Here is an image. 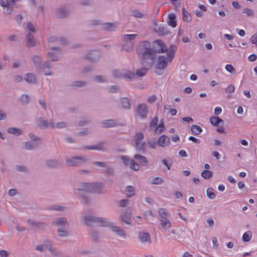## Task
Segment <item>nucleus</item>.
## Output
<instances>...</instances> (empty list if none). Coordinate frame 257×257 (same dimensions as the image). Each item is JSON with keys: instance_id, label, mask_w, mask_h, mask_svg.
<instances>
[{"instance_id": "obj_20", "label": "nucleus", "mask_w": 257, "mask_h": 257, "mask_svg": "<svg viewBox=\"0 0 257 257\" xmlns=\"http://www.w3.org/2000/svg\"><path fill=\"white\" fill-rule=\"evenodd\" d=\"M165 128L164 123L161 120L160 123L155 127L154 131L157 134H160L164 131Z\"/></svg>"}, {"instance_id": "obj_15", "label": "nucleus", "mask_w": 257, "mask_h": 257, "mask_svg": "<svg viewBox=\"0 0 257 257\" xmlns=\"http://www.w3.org/2000/svg\"><path fill=\"white\" fill-rule=\"evenodd\" d=\"M0 5L4 8V14L9 15L11 13L12 8L10 7L8 0H1Z\"/></svg>"}, {"instance_id": "obj_59", "label": "nucleus", "mask_w": 257, "mask_h": 257, "mask_svg": "<svg viewBox=\"0 0 257 257\" xmlns=\"http://www.w3.org/2000/svg\"><path fill=\"white\" fill-rule=\"evenodd\" d=\"M257 59V56L255 54H251L248 56V60L251 62L255 61Z\"/></svg>"}, {"instance_id": "obj_37", "label": "nucleus", "mask_w": 257, "mask_h": 257, "mask_svg": "<svg viewBox=\"0 0 257 257\" xmlns=\"http://www.w3.org/2000/svg\"><path fill=\"white\" fill-rule=\"evenodd\" d=\"M42 245H43L44 248L48 250L49 251L52 248L51 242L49 240L46 239L44 240Z\"/></svg>"}, {"instance_id": "obj_41", "label": "nucleus", "mask_w": 257, "mask_h": 257, "mask_svg": "<svg viewBox=\"0 0 257 257\" xmlns=\"http://www.w3.org/2000/svg\"><path fill=\"white\" fill-rule=\"evenodd\" d=\"M122 106L125 108H130V103L128 99L126 98H123L121 101Z\"/></svg>"}, {"instance_id": "obj_32", "label": "nucleus", "mask_w": 257, "mask_h": 257, "mask_svg": "<svg viewBox=\"0 0 257 257\" xmlns=\"http://www.w3.org/2000/svg\"><path fill=\"white\" fill-rule=\"evenodd\" d=\"M27 44L29 47L33 46L35 44V42L33 40V37L30 34L27 36Z\"/></svg>"}, {"instance_id": "obj_13", "label": "nucleus", "mask_w": 257, "mask_h": 257, "mask_svg": "<svg viewBox=\"0 0 257 257\" xmlns=\"http://www.w3.org/2000/svg\"><path fill=\"white\" fill-rule=\"evenodd\" d=\"M68 226H65L57 228V232L58 236L62 238H66L68 236Z\"/></svg>"}, {"instance_id": "obj_3", "label": "nucleus", "mask_w": 257, "mask_h": 257, "mask_svg": "<svg viewBox=\"0 0 257 257\" xmlns=\"http://www.w3.org/2000/svg\"><path fill=\"white\" fill-rule=\"evenodd\" d=\"M81 221L87 225H91L94 223H96L99 226L104 227L107 219L102 217H95L90 214H87L81 217Z\"/></svg>"}, {"instance_id": "obj_63", "label": "nucleus", "mask_w": 257, "mask_h": 257, "mask_svg": "<svg viewBox=\"0 0 257 257\" xmlns=\"http://www.w3.org/2000/svg\"><path fill=\"white\" fill-rule=\"evenodd\" d=\"M84 84V83L82 81H76L74 82L73 84L72 85L74 86H82Z\"/></svg>"}, {"instance_id": "obj_4", "label": "nucleus", "mask_w": 257, "mask_h": 257, "mask_svg": "<svg viewBox=\"0 0 257 257\" xmlns=\"http://www.w3.org/2000/svg\"><path fill=\"white\" fill-rule=\"evenodd\" d=\"M104 227H108L109 230L114 233L120 239L124 240L127 238L126 231L113 222L108 221L107 219Z\"/></svg>"}, {"instance_id": "obj_1", "label": "nucleus", "mask_w": 257, "mask_h": 257, "mask_svg": "<svg viewBox=\"0 0 257 257\" xmlns=\"http://www.w3.org/2000/svg\"><path fill=\"white\" fill-rule=\"evenodd\" d=\"M168 51L165 44L162 41L157 40L153 42L152 47L150 43L148 41L142 43L138 47V54L142 59L143 64L146 60L151 61L148 65L149 68L151 67L156 53H162L165 52L168 53Z\"/></svg>"}, {"instance_id": "obj_36", "label": "nucleus", "mask_w": 257, "mask_h": 257, "mask_svg": "<svg viewBox=\"0 0 257 257\" xmlns=\"http://www.w3.org/2000/svg\"><path fill=\"white\" fill-rule=\"evenodd\" d=\"M115 28V25L113 23H105L103 25L102 28L105 30L111 31Z\"/></svg>"}, {"instance_id": "obj_62", "label": "nucleus", "mask_w": 257, "mask_h": 257, "mask_svg": "<svg viewBox=\"0 0 257 257\" xmlns=\"http://www.w3.org/2000/svg\"><path fill=\"white\" fill-rule=\"evenodd\" d=\"M156 99V96L155 95H152L148 98V102L149 103H153Z\"/></svg>"}, {"instance_id": "obj_61", "label": "nucleus", "mask_w": 257, "mask_h": 257, "mask_svg": "<svg viewBox=\"0 0 257 257\" xmlns=\"http://www.w3.org/2000/svg\"><path fill=\"white\" fill-rule=\"evenodd\" d=\"M94 165L100 167H105L106 166V165L103 162H95L93 163Z\"/></svg>"}, {"instance_id": "obj_17", "label": "nucleus", "mask_w": 257, "mask_h": 257, "mask_svg": "<svg viewBox=\"0 0 257 257\" xmlns=\"http://www.w3.org/2000/svg\"><path fill=\"white\" fill-rule=\"evenodd\" d=\"M168 24L172 28H175L177 26V21H176V15L174 13H171L168 16Z\"/></svg>"}, {"instance_id": "obj_25", "label": "nucleus", "mask_w": 257, "mask_h": 257, "mask_svg": "<svg viewBox=\"0 0 257 257\" xmlns=\"http://www.w3.org/2000/svg\"><path fill=\"white\" fill-rule=\"evenodd\" d=\"M183 20L185 22H190L192 20L191 15L187 12L186 8H183Z\"/></svg>"}, {"instance_id": "obj_2", "label": "nucleus", "mask_w": 257, "mask_h": 257, "mask_svg": "<svg viewBox=\"0 0 257 257\" xmlns=\"http://www.w3.org/2000/svg\"><path fill=\"white\" fill-rule=\"evenodd\" d=\"M82 188L77 189V193L82 197L83 201L85 203L88 202L86 197L83 195L85 193H100L102 192V185L100 183H83L81 185Z\"/></svg>"}, {"instance_id": "obj_9", "label": "nucleus", "mask_w": 257, "mask_h": 257, "mask_svg": "<svg viewBox=\"0 0 257 257\" xmlns=\"http://www.w3.org/2000/svg\"><path fill=\"white\" fill-rule=\"evenodd\" d=\"M144 138V135L142 133H138L135 137L136 148L138 151L143 150L145 147V143L141 142Z\"/></svg>"}, {"instance_id": "obj_47", "label": "nucleus", "mask_w": 257, "mask_h": 257, "mask_svg": "<svg viewBox=\"0 0 257 257\" xmlns=\"http://www.w3.org/2000/svg\"><path fill=\"white\" fill-rule=\"evenodd\" d=\"M158 118L157 117L153 118L150 123V127L151 128L155 127L158 125Z\"/></svg>"}, {"instance_id": "obj_10", "label": "nucleus", "mask_w": 257, "mask_h": 257, "mask_svg": "<svg viewBox=\"0 0 257 257\" xmlns=\"http://www.w3.org/2000/svg\"><path fill=\"white\" fill-rule=\"evenodd\" d=\"M85 160L81 157H73L70 159H66V163L68 166H79L83 164Z\"/></svg>"}, {"instance_id": "obj_23", "label": "nucleus", "mask_w": 257, "mask_h": 257, "mask_svg": "<svg viewBox=\"0 0 257 257\" xmlns=\"http://www.w3.org/2000/svg\"><path fill=\"white\" fill-rule=\"evenodd\" d=\"M210 123L214 126H217L218 125L219 123H223V120L219 118L218 117L215 116H212L210 118Z\"/></svg>"}, {"instance_id": "obj_46", "label": "nucleus", "mask_w": 257, "mask_h": 257, "mask_svg": "<svg viewBox=\"0 0 257 257\" xmlns=\"http://www.w3.org/2000/svg\"><path fill=\"white\" fill-rule=\"evenodd\" d=\"M235 91V87L233 85H229L225 90L227 93H232Z\"/></svg>"}, {"instance_id": "obj_51", "label": "nucleus", "mask_w": 257, "mask_h": 257, "mask_svg": "<svg viewBox=\"0 0 257 257\" xmlns=\"http://www.w3.org/2000/svg\"><path fill=\"white\" fill-rule=\"evenodd\" d=\"M10 253L5 250H0V257H9Z\"/></svg>"}, {"instance_id": "obj_48", "label": "nucleus", "mask_w": 257, "mask_h": 257, "mask_svg": "<svg viewBox=\"0 0 257 257\" xmlns=\"http://www.w3.org/2000/svg\"><path fill=\"white\" fill-rule=\"evenodd\" d=\"M202 131V130L199 126L194 125V135H198Z\"/></svg>"}, {"instance_id": "obj_56", "label": "nucleus", "mask_w": 257, "mask_h": 257, "mask_svg": "<svg viewBox=\"0 0 257 257\" xmlns=\"http://www.w3.org/2000/svg\"><path fill=\"white\" fill-rule=\"evenodd\" d=\"M92 235L95 240H97L99 238V233L95 230L92 231Z\"/></svg>"}, {"instance_id": "obj_57", "label": "nucleus", "mask_w": 257, "mask_h": 257, "mask_svg": "<svg viewBox=\"0 0 257 257\" xmlns=\"http://www.w3.org/2000/svg\"><path fill=\"white\" fill-rule=\"evenodd\" d=\"M27 27L28 29L29 30L30 32L34 33L35 32V28L34 26L33 25V24L29 22L27 23Z\"/></svg>"}, {"instance_id": "obj_19", "label": "nucleus", "mask_w": 257, "mask_h": 257, "mask_svg": "<svg viewBox=\"0 0 257 257\" xmlns=\"http://www.w3.org/2000/svg\"><path fill=\"white\" fill-rule=\"evenodd\" d=\"M27 222L31 226L36 228H44L46 226V225L42 222H35L34 220L28 219L27 220Z\"/></svg>"}, {"instance_id": "obj_7", "label": "nucleus", "mask_w": 257, "mask_h": 257, "mask_svg": "<svg viewBox=\"0 0 257 257\" xmlns=\"http://www.w3.org/2000/svg\"><path fill=\"white\" fill-rule=\"evenodd\" d=\"M148 68H142L138 69L136 71V74L131 72H127L124 74V77L127 80H131L134 79L136 76L142 77L145 75Z\"/></svg>"}, {"instance_id": "obj_58", "label": "nucleus", "mask_w": 257, "mask_h": 257, "mask_svg": "<svg viewBox=\"0 0 257 257\" xmlns=\"http://www.w3.org/2000/svg\"><path fill=\"white\" fill-rule=\"evenodd\" d=\"M128 202V200L127 199H123L121 200L120 201L119 205L121 207H124L126 206Z\"/></svg>"}, {"instance_id": "obj_33", "label": "nucleus", "mask_w": 257, "mask_h": 257, "mask_svg": "<svg viewBox=\"0 0 257 257\" xmlns=\"http://www.w3.org/2000/svg\"><path fill=\"white\" fill-rule=\"evenodd\" d=\"M7 131L9 133L14 134L16 136H19L22 133L21 130L14 127L9 128Z\"/></svg>"}, {"instance_id": "obj_50", "label": "nucleus", "mask_w": 257, "mask_h": 257, "mask_svg": "<svg viewBox=\"0 0 257 257\" xmlns=\"http://www.w3.org/2000/svg\"><path fill=\"white\" fill-rule=\"evenodd\" d=\"M43 69L44 73L46 75L51 74V73L49 72V66L46 63L44 65Z\"/></svg>"}, {"instance_id": "obj_24", "label": "nucleus", "mask_w": 257, "mask_h": 257, "mask_svg": "<svg viewBox=\"0 0 257 257\" xmlns=\"http://www.w3.org/2000/svg\"><path fill=\"white\" fill-rule=\"evenodd\" d=\"M160 220L169 219L170 214L167 210H159Z\"/></svg>"}, {"instance_id": "obj_44", "label": "nucleus", "mask_w": 257, "mask_h": 257, "mask_svg": "<svg viewBox=\"0 0 257 257\" xmlns=\"http://www.w3.org/2000/svg\"><path fill=\"white\" fill-rule=\"evenodd\" d=\"M242 13L245 14L247 16L251 17L253 16L254 12L252 10L248 8H245L243 9Z\"/></svg>"}, {"instance_id": "obj_8", "label": "nucleus", "mask_w": 257, "mask_h": 257, "mask_svg": "<svg viewBox=\"0 0 257 257\" xmlns=\"http://www.w3.org/2000/svg\"><path fill=\"white\" fill-rule=\"evenodd\" d=\"M138 239L143 244H150L152 243L150 234L147 231H140L138 233Z\"/></svg>"}, {"instance_id": "obj_11", "label": "nucleus", "mask_w": 257, "mask_h": 257, "mask_svg": "<svg viewBox=\"0 0 257 257\" xmlns=\"http://www.w3.org/2000/svg\"><path fill=\"white\" fill-rule=\"evenodd\" d=\"M119 220L121 224H123L124 223L127 225L131 224V223H132L131 212H128V211L124 212L120 216Z\"/></svg>"}, {"instance_id": "obj_60", "label": "nucleus", "mask_w": 257, "mask_h": 257, "mask_svg": "<svg viewBox=\"0 0 257 257\" xmlns=\"http://www.w3.org/2000/svg\"><path fill=\"white\" fill-rule=\"evenodd\" d=\"M33 60L35 65L40 63L41 61L40 58L37 56H34L33 58Z\"/></svg>"}, {"instance_id": "obj_55", "label": "nucleus", "mask_w": 257, "mask_h": 257, "mask_svg": "<svg viewBox=\"0 0 257 257\" xmlns=\"http://www.w3.org/2000/svg\"><path fill=\"white\" fill-rule=\"evenodd\" d=\"M222 108L219 106H217L214 108V112L216 115L220 114L222 112Z\"/></svg>"}, {"instance_id": "obj_30", "label": "nucleus", "mask_w": 257, "mask_h": 257, "mask_svg": "<svg viewBox=\"0 0 257 257\" xmlns=\"http://www.w3.org/2000/svg\"><path fill=\"white\" fill-rule=\"evenodd\" d=\"M25 80L29 83H34L36 82V79L34 75L32 73H28L26 74L25 78Z\"/></svg>"}, {"instance_id": "obj_31", "label": "nucleus", "mask_w": 257, "mask_h": 257, "mask_svg": "<svg viewBox=\"0 0 257 257\" xmlns=\"http://www.w3.org/2000/svg\"><path fill=\"white\" fill-rule=\"evenodd\" d=\"M67 14V12L64 8H60L56 12V15L58 18H62L65 17Z\"/></svg>"}, {"instance_id": "obj_49", "label": "nucleus", "mask_w": 257, "mask_h": 257, "mask_svg": "<svg viewBox=\"0 0 257 257\" xmlns=\"http://www.w3.org/2000/svg\"><path fill=\"white\" fill-rule=\"evenodd\" d=\"M250 41L251 42L257 46V33H255L254 34V35H253L251 37H250Z\"/></svg>"}, {"instance_id": "obj_5", "label": "nucleus", "mask_w": 257, "mask_h": 257, "mask_svg": "<svg viewBox=\"0 0 257 257\" xmlns=\"http://www.w3.org/2000/svg\"><path fill=\"white\" fill-rule=\"evenodd\" d=\"M174 56V51L169 50L167 57H165L163 56H161L159 57L157 64V68L159 69H164L167 66L168 62L171 61Z\"/></svg>"}, {"instance_id": "obj_28", "label": "nucleus", "mask_w": 257, "mask_h": 257, "mask_svg": "<svg viewBox=\"0 0 257 257\" xmlns=\"http://www.w3.org/2000/svg\"><path fill=\"white\" fill-rule=\"evenodd\" d=\"M53 257H63L62 251L56 248H52L50 251Z\"/></svg>"}, {"instance_id": "obj_54", "label": "nucleus", "mask_w": 257, "mask_h": 257, "mask_svg": "<svg viewBox=\"0 0 257 257\" xmlns=\"http://www.w3.org/2000/svg\"><path fill=\"white\" fill-rule=\"evenodd\" d=\"M34 143L32 142H26L25 143V148L27 150H31L34 148Z\"/></svg>"}, {"instance_id": "obj_29", "label": "nucleus", "mask_w": 257, "mask_h": 257, "mask_svg": "<svg viewBox=\"0 0 257 257\" xmlns=\"http://www.w3.org/2000/svg\"><path fill=\"white\" fill-rule=\"evenodd\" d=\"M125 193L128 197L133 196L135 194L134 188L131 186H127L125 189Z\"/></svg>"}, {"instance_id": "obj_39", "label": "nucleus", "mask_w": 257, "mask_h": 257, "mask_svg": "<svg viewBox=\"0 0 257 257\" xmlns=\"http://www.w3.org/2000/svg\"><path fill=\"white\" fill-rule=\"evenodd\" d=\"M103 144L102 143H100L96 145V146L91 147H86L85 148L88 150H102L103 149Z\"/></svg>"}, {"instance_id": "obj_34", "label": "nucleus", "mask_w": 257, "mask_h": 257, "mask_svg": "<svg viewBox=\"0 0 257 257\" xmlns=\"http://www.w3.org/2000/svg\"><path fill=\"white\" fill-rule=\"evenodd\" d=\"M201 175L204 179H209L212 176L213 173L211 171L205 170L202 172Z\"/></svg>"}, {"instance_id": "obj_21", "label": "nucleus", "mask_w": 257, "mask_h": 257, "mask_svg": "<svg viewBox=\"0 0 257 257\" xmlns=\"http://www.w3.org/2000/svg\"><path fill=\"white\" fill-rule=\"evenodd\" d=\"M161 227L165 230H169L171 227L169 219L160 220Z\"/></svg>"}, {"instance_id": "obj_27", "label": "nucleus", "mask_w": 257, "mask_h": 257, "mask_svg": "<svg viewBox=\"0 0 257 257\" xmlns=\"http://www.w3.org/2000/svg\"><path fill=\"white\" fill-rule=\"evenodd\" d=\"M102 124L104 127H110L115 126L116 123L112 119H108L103 121Z\"/></svg>"}, {"instance_id": "obj_16", "label": "nucleus", "mask_w": 257, "mask_h": 257, "mask_svg": "<svg viewBox=\"0 0 257 257\" xmlns=\"http://www.w3.org/2000/svg\"><path fill=\"white\" fill-rule=\"evenodd\" d=\"M137 111L138 114L142 117L145 118L147 116V108L146 104H142L138 106Z\"/></svg>"}, {"instance_id": "obj_6", "label": "nucleus", "mask_w": 257, "mask_h": 257, "mask_svg": "<svg viewBox=\"0 0 257 257\" xmlns=\"http://www.w3.org/2000/svg\"><path fill=\"white\" fill-rule=\"evenodd\" d=\"M137 36V34H125L123 36V39L126 42L128 47L125 45L123 46V49L127 51H131L133 47V40Z\"/></svg>"}, {"instance_id": "obj_22", "label": "nucleus", "mask_w": 257, "mask_h": 257, "mask_svg": "<svg viewBox=\"0 0 257 257\" xmlns=\"http://www.w3.org/2000/svg\"><path fill=\"white\" fill-rule=\"evenodd\" d=\"M134 159L137 160L142 166H146L147 165V160L144 156L137 154L134 156Z\"/></svg>"}, {"instance_id": "obj_38", "label": "nucleus", "mask_w": 257, "mask_h": 257, "mask_svg": "<svg viewBox=\"0 0 257 257\" xmlns=\"http://www.w3.org/2000/svg\"><path fill=\"white\" fill-rule=\"evenodd\" d=\"M39 125L41 127H48L50 128H54V125L53 123H49V124H47L46 121L43 120L42 119H40V123Z\"/></svg>"}, {"instance_id": "obj_18", "label": "nucleus", "mask_w": 257, "mask_h": 257, "mask_svg": "<svg viewBox=\"0 0 257 257\" xmlns=\"http://www.w3.org/2000/svg\"><path fill=\"white\" fill-rule=\"evenodd\" d=\"M53 51H54L53 52L48 53L49 58L52 61H56L58 60V58L57 56L58 55L59 53V49L58 48H52Z\"/></svg>"}, {"instance_id": "obj_42", "label": "nucleus", "mask_w": 257, "mask_h": 257, "mask_svg": "<svg viewBox=\"0 0 257 257\" xmlns=\"http://www.w3.org/2000/svg\"><path fill=\"white\" fill-rule=\"evenodd\" d=\"M207 195L210 199H214L216 196L214 190L210 188H208L207 190Z\"/></svg>"}, {"instance_id": "obj_45", "label": "nucleus", "mask_w": 257, "mask_h": 257, "mask_svg": "<svg viewBox=\"0 0 257 257\" xmlns=\"http://www.w3.org/2000/svg\"><path fill=\"white\" fill-rule=\"evenodd\" d=\"M47 165L51 168L56 167L57 165V162L55 160H49L46 163Z\"/></svg>"}, {"instance_id": "obj_52", "label": "nucleus", "mask_w": 257, "mask_h": 257, "mask_svg": "<svg viewBox=\"0 0 257 257\" xmlns=\"http://www.w3.org/2000/svg\"><path fill=\"white\" fill-rule=\"evenodd\" d=\"M163 180L160 177H155L152 181V183L154 184H159L162 183Z\"/></svg>"}, {"instance_id": "obj_43", "label": "nucleus", "mask_w": 257, "mask_h": 257, "mask_svg": "<svg viewBox=\"0 0 257 257\" xmlns=\"http://www.w3.org/2000/svg\"><path fill=\"white\" fill-rule=\"evenodd\" d=\"M131 168L135 171H138L140 169V166L138 163H136L134 160H131Z\"/></svg>"}, {"instance_id": "obj_35", "label": "nucleus", "mask_w": 257, "mask_h": 257, "mask_svg": "<svg viewBox=\"0 0 257 257\" xmlns=\"http://www.w3.org/2000/svg\"><path fill=\"white\" fill-rule=\"evenodd\" d=\"M251 236H252L251 232L250 231H247L243 234L242 240L244 242L249 241L251 239Z\"/></svg>"}, {"instance_id": "obj_14", "label": "nucleus", "mask_w": 257, "mask_h": 257, "mask_svg": "<svg viewBox=\"0 0 257 257\" xmlns=\"http://www.w3.org/2000/svg\"><path fill=\"white\" fill-rule=\"evenodd\" d=\"M53 224L56 226L57 228L68 226V224L67 223V220L66 218L63 217L57 218L53 222Z\"/></svg>"}, {"instance_id": "obj_26", "label": "nucleus", "mask_w": 257, "mask_h": 257, "mask_svg": "<svg viewBox=\"0 0 257 257\" xmlns=\"http://www.w3.org/2000/svg\"><path fill=\"white\" fill-rule=\"evenodd\" d=\"M225 70L231 75H234L236 74V69L231 64H227L225 67Z\"/></svg>"}, {"instance_id": "obj_40", "label": "nucleus", "mask_w": 257, "mask_h": 257, "mask_svg": "<svg viewBox=\"0 0 257 257\" xmlns=\"http://www.w3.org/2000/svg\"><path fill=\"white\" fill-rule=\"evenodd\" d=\"M144 216L147 220H151L153 218L154 215L151 210H147L144 213Z\"/></svg>"}, {"instance_id": "obj_12", "label": "nucleus", "mask_w": 257, "mask_h": 257, "mask_svg": "<svg viewBox=\"0 0 257 257\" xmlns=\"http://www.w3.org/2000/svg\"><path fill=\"white\" fill-rule=\"evenodd\" d=\"M170 143V138L166 135L161 136L158 141L157 144L163 148L168 146Z\"/></svg>"}, {"instance_id": "obj_64", "label": "nucleus", "mask_w": 257, "mask_h": 257, "mask_svg": "<svg viewBox=\"0 0 257 257\" xmlns=\"http://www.w3.org/2000/svg\"><path fill=\"white\" fill-rule=\"evenodd\" d=\"M236 32L240 36L243 37L245 35V31L243 30L237 29Z\"/></svg>"}, {"instance_id": "obj_53", "label": "nucleus", "mask_w": 257, "mask_h": 257, "mask_svg": "<svg viewBox=\"0 0 257 257\" xmlns=\"http://www.w3.org/2000/svg\"><path fill=\"white\" fill-rule=\"evenodd\" d=\"M158 32L160 35H164L168 33V31L164 27H160Z\"/></svg>"}]
</instances>
